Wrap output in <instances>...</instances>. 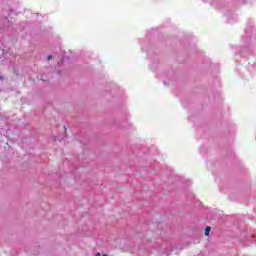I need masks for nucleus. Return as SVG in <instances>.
<instances>
[{
	"label": "nucleus",
	"mask_w": 256,
	"mask_h": 256,
	"mask_svg": "<svg viewBox=\"0 0 256 256\" xmlns=\"http://www.w3.org/2000/svg\"><path fill=\"white\" fill-rule=\"evenodd\" d=\"M95 256H101V253H99V252H98V253H96V255H95Z\"/></svg>",
	"instance_id": "3"
},
{
	"label": "nucleus",
	"mask_w": 256,
	"mask_h": 256,
	"mask_svg": "<svg viewBox=\"0 0 256 256\" xmlns=\"http://www.w3.org/2000/svg\"><path fill=\"white\" fill-rule=\"evenodd\" d=\"M47 59L48 61H51V59H53V56H48Z\"/></svg>",
	"instance_id": "2"
},
{
	"label": "nucleus",
	"mask_w": 256,
	"mask_h": 256,
	"mask_svg": "<svg viewBox=\"0 0 256 256\" xmlns=\"http://www.w3.org/2000/svg\"><path fill=\"white\" fill-rule=\"evenodd\" d=\"M206 236H209V233H211V226H207L204 231Z\"/></svg>",
	"instance_id": "1"
},
{
	"label": "nucleus",
	"mask_w": 256,
	"mask_h": 256,
	"mask_svg": "<svg viewBox=\"0 0 256 256\" xmlns=\"http://www.w3.org/2000/svg\"><path fill=\"white\" fill-rule=\"evenodd\" d=\"M0 79H3V77H2V76H0Z\"/></svg>",
	"instance_id": "4"
}]
</instances>
